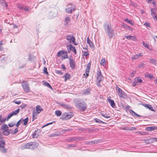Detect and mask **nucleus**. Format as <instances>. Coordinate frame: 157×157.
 <instances>
[{
  "instance_id": "nucleus-1",
  "label": "nucleus",
  "mask_w": 157,
  "mask_h": 157,
  "mask_svg": "<svg viewBox=\"0 0 157 157\" xmlns=\"http://www.w3.org/2000/svg\"><path fill=\"white\" fill-rule=\"evenodd\" d=\"M73 102L76 107L80 111H84L87 109V104L83 100L79 99H75L73 100Z\"/></svg>"
},
{
  "instance_id": "nucleus-2",
  "label": "nucleus",
  "mask_w": 157,
  "mask_h": 157,
  "mask_svg": "<svg viewBox=\"0 0 157 157\" xmlns=\"http://www.w3.org/2000/svg\"><path fill=\"white\" fill-rule=\"evenodd\" d=\"M116 92L117 93L118 96L124 99L127 98V96L124 92L119 88L117 85L116 86Z\"/></svg>"
},
{
  "instance_id": "nucleus-3",
  "label": "nucleus",
  "mask_w": 157,
  "mask_h": 157,
  "mask_svg": "<svg viewBox=\"0 0 157 157\" xmlns=\"http://www.w3.org/2000/svg\"><path fill=\"white\" fill-rule=\"evenodd\" d=\"M73 113L71 112L64 113L62 114L61 118L65 120H68L73 117Z\"/></svg>"
},
{
  "instance_id": "nucleus-4",
  "label": "nucleus",
  "mask_w": 157,
  "mask_h": 157,
  "mask_svg": "<svg viewBox=\"0 0 157 157\" xmlns=\"http://www.w3.org/2000/svg\"><path fill=\"white\" fill-rule=\"evenodd\" d=\"M107 34L109 38H111L115 36L114 30L108 25H107Z\"/></svg>"
},
{
  "instance_id": "nucleus-5",
  "label": "nucleus",
  "mask_w": 157,
  "mask_h": 157,
  "mask_svg": "<svg viewBox=\"0 0 157 157\" xmlns=\"http://www.w3.org/2000/svg\"><path fill=\"white\" fill-rule=\"evenodd\" d=\"M23 88L25 93H29L30 91V88L28 83L26 82H23L22 83Z\"/></svg>"
},
{
  "instance_id": "nucleus-6",
  "label": "nucleus",
  "mask_w": 157,
  "mask_h": 157,
  "mask_svg": "<svg viewBox=\"0 0 157 157\" xmlns=\"http://www.w3.org/2000/svg\"><path fill=\"white\" fill-rule=\"evenodd\" d=\"M5 142L3 140H0V151L3 153H6L7 150L4 147Z\"/></svg>"
},
{
  "instance_id": "nucleus-7",
  "label": "nucleus",
  "mask_w": 157,
  "mask_h": 157,
  "mask_svg": "<svg viewBox=\"0 0 157 157\" xmlns=\"http://www.w3.org/2000/svg\"><path fill=\"white\" fill-rule=\"evenodd\" d=\"M96 80L98 81L99 82H101L103 79V77L102 75L101 70L99 69L98 71L96 73Z\"/></svg>"
},
{
  "instance_id": "nucleus-8",
  "label": "nucleus",
  "mask_w": 157,
  "mask_h": 157,
  "mask_svg": "<svg viewBox=\"0 0 157 157\" xmlns=\"http://www.w3.org/2000/svg\"><path fill=\"white\" fill-rule=\"evenodd\" d=\"M75 9L74 6L71 5L66 9V12L68 13H71L75 10Z\"/></svg>"
},
{
  "instance_id": "nucleus-9",
  "label": "nucleus",
  "mask_w": 157,
  "mask_h": 157,
  "mask_svg": "<svg viewBox=\"0 0 157 157\" xmlns=\"http://www.w3.org/2000/svg\"><path fill=\"white\" fill-rule=\"evenodd\" d=\"M69 64L70 67L72 69L75 68V64L71 56H70Z\"/></svg>"
},
{
  "instance_id": "nucleus-10",
  "label": "nucleus",
  "mask_w": 157,
  "mask_h": 157,
  "mask_svg": "<svg viewBox=\"0 0 157 157\" xmlns=\"http://www.w3.org/2000/svg\"><path fill=\"white\" fill-rule=\"evenodd\" d=\"M59 104L61 106H62L64 109L68 110H71L72 109V108L70 105L67 104L62 102L59 103Z\"/></svg>"
},
{
  "instance_id": "nucleus-11",
  "label": "nucleus",
  "mask_w": 157,
  "mask_h": 157,
  "mask_svg": "<svg viewBox=\"0 0 157 157\" xmlns=\"http://www.w3.org/2000/svg\"><path fill=\"white\" fill-rule=\"evenodd\" d=\"M81 137H73L69 139H66V141L68 142H73L74 141H77V140H81Z\"/></svg>"
},
{
  "instance_id": "nucleus-12",
  "label": "nucleus",
  "mask_w": 157,
  "mask_h": 157,
  "mask_svg": "<svg viewBox=\"0 0 157 157\" xmlns=\"http://www.w3.org/2000/svg\"><path fill=\"white\" fill-rule=\"evenodd\" d=\"M32 144L31 142L25 144V145L21 146V148L22 149H31V146L32 144Z\"/></svg>"
},
{
  "instance_id": "nucleus-13",
  "label": "nucleus",
  "mask_w": 157,
  "mask_h": 157,
  "mask_svg": "<svg viewBox=\"0 0 157 157\" xmlns=\"http://www.w3.org/2000/svg\"><path fill=\"white\" fill-rule=\"evenodd\" d=\"M143 55V54L142 52L140 53H138L135 56H132V58L133 59H138L141 57H142Z\"/></svg>"
},
{
  "instance_id": "nucleus-14",
  "label": "nucleus",
  "mask_w": 157,
  "mask_h": 157,
  "mask_svg": "<svg viewBox=\"0 0 157 157\" xmlns=\"http://www.w3.org/2000/svg\"><path fill=\"white\" fill-rule=\"evenodd\" d=\"M66 38L67 40H69L70 43L74 42V40H75V38L73 36H71V35L67 36Z\"/></svg>"
},
{
  "instance_id": "nucleus-15",
  "label": "nucleus",
  "mask_w": 157,
  "mask_h": 157,
  "mask_svg": "<svg viewBox=\"0 0 157 157\" xmlns=\"http://www.w3.org/2000/svg\"><path fill=\"white\" fill-rule=\"evenodd\" d=\"M31 149L33 150L36 148L38 146V144L36 142H31Z\"/></svg>"
},
{
  "instance_id": "nucleus-16",
  "label": "nucleus",
  "mask_w": 157,
  "mask_h": 157,
  "mask_svg": "<svg viewBox=\"0 0 157 157\" xmlns=\"http://www.w3.org/2000/svg\"><path fill=\"white\" fill-rule=\"evenodd\" d=\"M146 130L147 131H151L152 130H155L157 129V126H152L151 127H147L146 128Z\"/></svg>"
},
{
  "instance_id": "nucleus-17",
  "label": "nucleus",
  "mask_w": 157,
  "mask_h": 157,
  "mask_svg": "<svg viewBox=\"0 0 157 157\" xmlns=\"http://www.w3.org/2000/svg\"><path fill=\"white\" fill-rule=\"evenodd\" d=\"M87 43L88 44L90 47L92 49L94 48V46L93 45V43L90 40L89 37H87Z\"/></svg>"
},
{
  "instance_id": "nucleus-18",
  "label": "nucleus",
  "mask_w": 157,
  "mask_h": 157,
  "mask_svg": "<svg viewBox=\"0 0 157 157\" xmlns=\"http://www.w3.org/2000/svg\"><path fill=\"white\" fill-rule=\"evenodd\" d=\"M143 106H144L146 108L149 109L151 111H155L153 109V107H151V105L149 104H141Z\"/></svg>"
},
{
  "instance_id": "nucleus-19",
  "label": "nucleus",
  "mask_w": 157,
  "mask_h": 157,
  "mask_svg": "<svg viewBox=\"0 0 157 157\" xmlns=\"http://www.w3.org/2000/svg\"><path fill=\"white\" fill-rule=\"evenodd\" d=\"M38 131L39 132L38 133H39L40 132L39 130L38 129L35 131L32 134V136L33 138H37L39 136V135L37 133V132Z\"/></svg>"
},
{
  "instance_id": "nucleus-20",
  "label": "nucleus",
  "mask_w": 157,
  "mask_h": 157,
  "mask_svg": "<svg viewBox=\"0 0 157 157\" xmlns=\"http://www.w3.org/2000/svg\"><path fill=\"white\" fill-rule=\"evenodd\" d=\"M70 20V17L69 16L66 17L65 18L64 21V25H68L69 23V22Z\"/></svg>"
},
{
  "instance_id": "nucleus-21",
  "label": "nucleus",
  "mask_w": 157,
  "mask_h": 157,
  "mask_svg": "<svg viewBox=\"0 0 157 157\" xmlns=\"http://www.w3.org/2000/svg\"><path fill=\"white\" fill-rule=\"evenodd\" d=\"M91 89L90 87L87 88V89H85L83 91V93L85 95L89 94H90V91Z\"/></svg>"
},
{
  "instance_id": "nucleus-22",
  "label": "nucleus",
  "mask_w": 157,
  "mask_h": 157,
  "mask_svg": "<svg viewBox=\"0 0 157 157\" xmlns=\"http://www.w3.org/2000/svg\"><path fill=\"white\" fill-rule=\"evenodd\" d=\"M36 110L37 113H39L42 110H43V109L39 105H37L36 106Z\"/></svg>"
},
{
  "instance_id": "nucleus-23",
  "label": "nucleus",
  "mask_w": 157,
  "mask_h": 157,
  "mask_svg": "<svg viewBox=\"0 0 157 157\" xmlns=\"http://www.w3.org/2000/svg\"><path fill=\"white\" fill-rule=\"evenodd\" d=\"M109 102L111 106L113 108H114L115 106V104L114 102V101L113 100L109 99H108Z\"/></svg>"
},
{
  "instance_id": "nucleus-24",
  "label": "nucleus",
  "mask_w": 157,
  "mask_h": 157,
  "mask_svg": "<svg viewBox=\"0 0 157 157\" xmlns=\"http://www.w3.org/2000/svg\"><path fill=\"white\" fill-rule=\"evenodd\" d=\"M0 3L3 6H5L6 8L8 7V5L7 3L4 0H0Z\"/></svg>"
},
{
  "instance_id": "nucleus-25",
  "label": "nucleus",
  "mask_w": 157,
  "mask_h": 157,
  "mask_svg": "<svg viewBox=\"0 0 157 157\" xmlns=\"http://www.w3.org/2000/svg\"><path fill=\"white\" fill-rule=\"evenodd\" d=\"M32 114H33L32 121H33L34 119H36L37 116V114L36 112H35L34 111H33L32 113Z\"/></svg>"
},
{
  "instance_id": "nucleus-26",
  "label": "nucleus",
  "mask_w": 157,
  "mask_h": 157,
  "mask_svg": "<svg viewBox=\"0 0 157 157\" xmlns=\"http://www.w3.org/2000/svg\"><path fill=\"white\" fill-rule=\"evenodd\" d=\"M134 80L138 84V83H141L143 82V80L140 78L139 77H137L134 78Z\"/></svg>"
},
{
  "instance_id": "nucleus-27",
  "label": "nucleus",
  "mask_w": 157,
  "mask_h": 157,
  "mask_svg": "<svg viewBox=\"0 0 157 157\" xmlns=\"http://www.w3.org/2000/svg\"><path fill=\"white\" fill-rule=\"evenodd\" d=\"M63 77H65V81H66L67 79H69L70 78L71 76L70 74L68 73H66L63 76Z\"/></svg>"
},
{
  "instance_id": "nucleus-28",
  "label": "nucleus",
  "mask_w": 157,
  "mask_h": 157,
  "mask_svg": "<svg viewBox=\"0 0 157 157\" xmlns=\"http://www.w3.org/2000/svg\"><path fill=\"white\" fill-rule=\"evenodd\" d=\"M91 66V63H89L87 65V66L86 69L85 71L86 72H89L90 70V67Z\"/></svg>"
},
{
  "instance_id": "nucleus-29",
  "label": "nucleus",
  "mask_w": 157,
  "mask_h": 157,
  "mask_svg": "<svg viewBox=\"0 0 157 157\" xmlns=\"http://www.w3.org/2000/svg\"><path fill=\"white\" fill-rule=\"evenodd\" d=\"M20 109H17V110H15V111H13L11 113L12 115H17L19 112Z\"/></svg>"
},
{
  "instance_id": "nucleus-30",
  "label": "nucleus",
  "mask_w": 157,
  "mask_h": 157,
  "mask_svg": "<svg viewBox=\"0 0 157 157\" xmlns=\"http://www.w3.org/2000/svg\"><path fill=\"white\" fill-rule=\"evenodd\" d=\"M60 133L57 132L56 133H53L52 134H50L49 136L50 137H53L55 136H57L59 135Z\"/></svg>"
},
{
  "instance_id": "nucleus-31",
  "label": "nucleus",
  "mask_w": 157,
  "mask_h": 157,
  "mask_svg": "<svg viewBox=\"0 0 157 157\" xmlns=\"http://www.w3.org/2000/svg\"><path fill=\"white\" fill-rule=\"evenodd\" d=\"M94 121L96 123H103L105 124V122L102 121L101 120L99 119L98 118H95L94 119Z\"/></svg>"
},
{
  "instance_id": "nucleus-32",
  "label": "nucleus",
  "mask_w": 157,
  "mask_h": 157,
  "mask_svg": "<svg viewBox=\"0 0 157 157\" xmlns=\"http://www.w3.org/2000/svg\"><path fill=\"white\" fill-rule=\"evenodd\" d=\"M29 121V118L28 117L26 118L25 119H23L22 121H24V125H26L27 124L28 122Z\"/></svg>"
},
{
  "instance_id": "nucleus-33",
  "label": "nucleus",
  "mask_w": 157,
  "mask_h": 157,
  "mask_svg": "<svg viewBox=\"0 0 157 157\" xmlns=\"http://www.w3.org/2000/svg\"><path fill=\"white\" fill-rule=\"evenodd\" d=\"M34 57V56L32 54H29L28 55V61H32V59H33V58Z\"/></svg>"
},
{
  "instance_id": "nucleus-34",
  "label": "nucleus",
  "mask_w": 157,
  "mask_h": 157,
  "mask_svg": "<svg viewBox=\"0 0 157 157\" xmlns=\"http://www.w3.org/2000/svg\"><path fill=\"white\" fill-rule=\"evenodd\" d=\"M65 52V51H60L57 53V56L58 57L60 56H62V55L64 54Z\"/></svg>"
},
{
  "instance_id": "nucleus-35",
  "label": "nucleus",
  "mask_w": 157,
  "mask_h": 157,
  "mask_svg": "<svg viewBox=\"0 0 157 157\" xmlns=\"http://www.w3.org/2000/svg\"><path fill=\"white\" fill-rule=\"evenodd\" d=\"M101 65L102 66H105L106 64V61L105 58H103L101 60Z\"/></svg>"
},
{
  "instance_id": "nucleus-36",
  "label": "nucleus",
  "mask_w": 157,
  "mask_h": 157,
  "mask_svg": "<svg viewBox=\"0 0 157 157\" xmlns=\"http://www.w3.org/2000/svg\"><path fill=\"white\" fill-rule=\"evenodd\" d=\"M123 26L126 29H128L130 31H132L133 30H132V28H131V27L128 26L127 25H126L125 24H124L123 25Z\"/></svg>"
},
{
  "instance_id": "nucleus-37",
  "label": "nucleus",
  "mask_w": 157,
  "mask_h": 157,
  "mask_svg": "<svg viewBox=\"0 0 157 157\" xmlns=\"http://www.w3.org/2000/svg\"><path fill=\"white\" fill-rule=\"evenodd\" d=\"M8 128V127L6 124H4L1 126V128L2 130L7 129Z\"/></svg>"
},
{
  "instance_id": "nucleus-38",
  "label": "nucleus",
  "mask_w": 157,
  "mask_h": 157,
  "mask_svg": "<svg viewBox=\"0 0 157 157\" xmlns=\"http://www.w3.org/2000/svg\"><path fill=\"white\" fill-rule=\"evenodd\" d=\"M73 47L71 44H69L68 46V51L69 52H70L72 51Z\"/></svg>"
},
{
  "instance_id": "nucleus-39",
  "label": "nucleus",
  "mask_w": 157,
  "mask_h": 157,
  "mask_svg": "<svg viewBox=\"0 0 157 157\" xmlns=\"http://www.w3.org/2000/svg\"><path fill=\"white\" fill-rule=\"evenodd\" d=\"M124 21H125L127 22V23L130 24L132 25H134L133 23H132V22L130 20H128V18H126L124 20Z\"/></svg>"
},
{
  "instance_id": "nucleus-40",
  "label": "nucleus",
  "mask_w": 157,
  "mask_h": 157,
  "mask_svg": "<svg viewBox=\"0 0 157 157\" xmlns=\"http://www.w3.org/2000/svg\"><path fill=\"white\" fill-rule=\"evenodd\" d=\"M62 58L63 59H66V58H68V56L67 54V53L66 52H65L64 53V54L62 55Z\"/></svg>"
},
{
  "instance_id": "nucleus-41",
  "label": "nucleus",
  "mask_w": 157,
  "mask_h": 157,
  "mask_svg": "<svg viewBox=\"0 0 157 157\" xmlns=\"http://www.w3.org/2000/svg\"><path fill=\"white\" fill-rule=\"evenodd\" d=\"M151 14L152 16L153 17L154 15H156V13L154 11V9L151 8Z\"/></svg>"
},
{
  "instance_id": "nucleus-42",
  "label": "nucleus",
  "mask_w": 157,
  "mask_h": 157,
  "mask_svg": "<svg viewBox=\"0 0 157 157\" xmlns=\"http://www.w3.org/2000/svg\"><path fill=\"white\" fill-rule=\"evenodd\" d=\"M149 60L151 62V63L152 64H153L155 65H156V60H155V59H150Z\"/></svg>"
},
{
  "instance_id": "nucleus-43",
  "label": "nucleus",
  "mask_w": 157,
  "mask_h": 157,
  "mask_svg": "<svg viewBox=\"0 0 157 157\" xmlns=\"http://www.w3.org/2000/svg\"><path fill=\"white\" fill-rule=\"evenodd\" d=\"M5 131H7L8 132H9V134L10 133H11L13 134V130L11 129H9L8 128L7 129H4V132H5Z\"/></svg>"
},
{
  "instance_id": "nucleus-44",
  "label": "nucleus",
  "mask_w": 157,
  "mask_h": 157,
  "mask_svg": "<svg viewBox=\"0 0 157 157\" xmlns=\"http://www.w3.org/2000/svg\"><path fill=\"white\" fill-rule=\"evenodd\" d=\"M55 113L58 116H60L62 114V113L60 111L57 110L56 111Z\"/></svg>"
},
{
  "instance_id": "nucleus-45",
  "label": "nucleus",
  "mask_w": 157,
  "mask_h": 157,
  "mask_svg": "<svg viewBox=\"0 0 157 157\" xmlns=\"http://www.w3.org/2000/svg\"><path fill=\"white\" fill-rule=\"evenodd\" d=\"M21 123H22V119H21L17 122V124H16V126L18 128Z\"/></svg>"
},
{
  "instance_id": "nucleus-46",
  "label": "nucleus",
  "mask_w": 157,
  "mask_h": 157,
  "mask_svg": "<svg viewBox=\"0 0 157 157\" xmlns=\"http://www.w3.org/2000/svg\"><path fill=\"white\" fill-rule=\"evenodd\" d=\"M43 73L46 74L47 75H48V73L47 71V67H44L43 69Z\"/></svg>"
},
{
  "instance_id": "nucleus-47",
  "label": "nucleus",
  "mask_w": 157,
  "mask_h": 157,
  "mask_svg": "<svg viewBox=\"0 0 157 157\" xmlns=\"http://www.w3.org/2000/svg\"><path fill=\"white\" fill-rule=\"evenodd\" d=\"M145 77H148L151 79L153 78V76L149 74H147V75H146Z\"/></svg>"
},
{
  "instance_id": "nucleus-48",
  "label": "nucleus",
  "mask_w": 157,
  "mask_h": 157,
  "mask_svg": "<svg viewBox=\"0 0 157 157\" xmlns=\"http://www.w3.org/2000/svg\"><path fill=\"white\" fill-rule=\"evenodd\" d=\"M8 125L10 127H12L16 125V124L14 123L11 122L8 124Z\"/></svg>"
},
{
  "instance_id": "nucleus-49",
  "label": "nucleus",
  "mask_w": 157,
  "mask_h": 157,
  "mask_svg": "<svg viewBox=\"0 0 157 157\" xmlns=\"http://www.w3.org/2000/svg\"><path fill=\"white\" fill-rule=\"evenodd\" d=\"M13 116L11 113H10L7 117L6 121H8Z\"/></svg>"
},
{
  "instance_id": "nucleus-50",
  "label": "nucleus",
  "mask_w": 157,
  "mask_h": 157,
  "mask_svg": "<svg viewBox=\"0 0 157 157\" xmlns=\"http://www.w3.org/2000/svg\"><path fill=\"white\" fill-rule=\"evenodd\" d=\"M55 72L59 75H62L63 74V73L60 71L56 70Z\"/></svg>"
},
{
  "instance_id": "nucleus-51",
  "label": "nucleus",
  "mask_w": 157,
  "mask_h": 157,
  "mask_svg": "<svg viewBox=\"0 0 157 157\" xmlns=\"http://www.w3.org/2000/svg\"><path fill=\"white\" fill-rule=\"evenodd\" d=\"M101 115L103 117L106 118H110V116H106L105 114H103V113H101Z\"/></svg>"
},
{
  "instance_id": "nucleus-52",
  "label": "nucleus",
  "mask_w": 157,
  "mask_h": 157,
  "mask_svg": "<svg viewBox=\"0 0 157 157\" xmlns=\"http://www.w3.org/2000/svg\"><path fill=\"white\" fill-rule=\"evenodd\" d=\"M101 115L103 117L106 118H110V116H106L105 114H103V113H101Z\"/></svg>"
},
{
  "instance_id": "nucleus-53",
  "label": "nucleus",
  "mask_w": 157,
  "mask_h": 157,
  "mask_svg": "<svg viewBox=\"0 0 157 157\" xmlns=\"http://www.w3.org/2000/svg\"><path fill=\"white\" fill-rule=\"evenodd\" d=\"M7 118H5L3 117L2 119H1V122L2 123H4L6 121Z\"/></svg>"
},
{
  "instance_id": "nucleus-54",
  "label": "nucleus",
  "mask_w": 157,
  "mask_h": 157,
  "mask_svg": "<svg viewBox=\"0 0 157 157\" xmlns=\"http://www.w3.org/2000/svg\"><path fill=\"white\" fill-rule=\"evenodd\" d=\"M129 111V113L133 116H134L135 114L136 113L132 109H130Z\"/></svg>"
},
{
  "instance_id": "nucleus-55",
  "label": "nucleus",
  "mask_w": 157,
  "mask_h": 157,
  "mask_svg": "<svg viewBox=\"0 0 157 157\" xmlns=\"http://www.w3.org/2000/svg\"><path fill=\"white\" fill-rule=\"evenodd\" d=\"M130 5H131L132 6H134V7H137V5L136 4L133 3L132 2H131Z\"/></svg>"
},
{
  "instance_id": "nucleus-56",
  "label": "nucleus",
  "mask_w": 157,
  "mask_h": 157,
  "mask_svg": "<svg viewBox=\"0 0 157 157\" xmlns=\"http://www.w3.org/2000/svg\"><path fill=\"white\" fill-rule=\"evenodd\" d=\"M71 51L73 52L75 54H76L77 52L75 47H73Z\"/></svg>"
},
{
  "instance_id": "nucleus-57",
  "label": "nucleus",
  "mask_w": 157,
  "mask_h": 157,
  "mask_svg": "<svg viewBox=\"0 0 157 157\" xmlns=\"http://www.w3.org/2000/svg\"><path fill=\"white\" fill-rule=\"evenodd\" d=\"M144 25L147 27H150V25L148 23L145 22L144 23Z\"/></svg>"
},
{
  "instance_id": "nucleus-58",
  "label": "nucleus",
  "mask_w": 157,
  "mask_h": 157,
  "mask_svg": "<svg viewBox=\"0 0 157 157\" xmlns=\"http://www.w3.org/2000/svg\"><path fill=\"white\" fill-rule=\"evenodd\" d=\"M84 55L86 56H88L89 55V53L88 52L84 51Z\"/></svg>"
},
{
  "instance_id": "nucleus-59",
  "label": "nucleus",
  "mask_w": 157,
  "mask_h": 157,
  "mask_svg": "<svg viewBox=\"0 0 157 157\" xmlns=\"http://www.w3.org/2000/svg\"><path fill=\"white\" fill-rule=\"evenodd\" d=\"M13 102L17 104H19L21 103V102L20 101H16L15 100H14L13 101Z\"/></svg>"
},
{
  "instance_id": "nucleus-60",
  "label": "nucleus",
  "mask_w": 157,
  "mask_h": 157,
  "mask_svg": "<svg viewBox=\"0 0 157 157\" xmlns=\"http://www.w3.org/2000/svg\"><path fill=\"white\" fill-rule=\"evenodd\" d=\"M26 106L27 105L25 104H22L21 105V107L22 109L25 108Z\"/></svg>"
},
{
  "instance_id": "nucleus-61",
  "label": "nucleus",
  "mask_w": 157,
  "mask_h": 157,
  "mask_svg": "<svg viewBox=\"0 0 157 157\" xmlns=\"http://www.w3.org/2000/svg\"><path fill=\"white\" fill-rule=\"evenodd\" d=\"M18 131V129L17 128H15L14 129V132H13V134H14L16 133H17Z\"/></svg>"
},
{
  "instance_id": "nucleus-62",
  "label": "nucleus",
  "mask_w": 157,
  "mask_h": 157,
  "mask_svg": "<svg viewBox=\"0 0 157 157\" xmlns=\"http://www.w3.org/2000/svg\"><path fill=\"white\" fill-rule=\"evenodd\" d=\"M2 133L3 135L6 136H8L9 134V132H8L7 131H5V132H4V130H3Z\"/></svg>"
},
{
  "instance_id": "nucleus-63",
  "label": "nucleus",
  "mask_w": 157,
  "mask_h": 157,
  "mask_svg": "<svg viewBox=\"0 0 157 157\" xmlns=\"http://www.w3.org/2000/svg\"><path fill=\"white\" fill-rule=\"evenodd\" d=\"M100 82H99L98 81L96 80V84L98 87H101V85L100 84Z\"/></svg>"
},
{
  "instance_id": "nucleus-64",
  "label": "nucleus",
  "mask_w": 157,
  "mask_h": 157,
  "mask_svg": "<svg viewBox=\"0 0 157 157\" xmlns=\"http://www.w3.org/2000/svg\"><path fill=\"white\" fill-rule=\"evenodd\" d=\"M23 9L25 11H29V8L27 6L23 7Z\"/></svg>"
}]
</instances>
